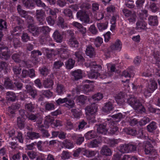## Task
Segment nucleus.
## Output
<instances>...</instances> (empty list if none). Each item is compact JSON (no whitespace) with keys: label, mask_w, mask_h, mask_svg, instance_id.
Masks as SVG:
<instances>
[{"label":"nucleus","mask_w":160,"mask_h":160,"mask_svg":"<svg viewBox=\"0 0 160 160\" xmlns=\"http://www.w3.org/2000/svg\"><path fill=\"white\" fill-rule=\"evenodd\" d=\"M13 23L18 24L17 26L11 31V35L8 37L7 38L8 46L2 45L0 47V58L3 60H7L10 57L11 54L13 52V49L10 48H14L16 49L20 47L21 43L19 39L15 38L13 36L16 34L14 33L17 32H20L22 30V21L19 17L13 15L11 17Z\"/></svg>","instance_id":"1"},{"label":"nucleus","mask_w":160,"mask_h":160,"mask_svg":"<svg viewBox=\"0 0 160 160\" xmlns=\"http://www.w3.org/2000/svg\"><path fill=\"white\" fill-rule=\"evenodd\" d=\"M85 64L86 67L90 68V70L88 72L87 74L89 78L96 79L99 77L101 79H103L107 78V75L100 74L102 67L101 65L97 64L95 61L86 62Z\"/></svg>","instance_id":"2"},{"label":"nucleus","mask_w":160,"mask_h":160,"mask_svg":"<svg viewBox=\"0 0 160 160\" xmlns=\"http://www.w3.org/2000/svg\"><path fill=\"white\" fill-rule=\"evenodd\" d=\"M127 102L134 109L139 110L141 113L145 112L146 109L139 99L132 97V95H130L129 98L127 99Z\"/></svg>","instance_id":"3"},{"label":"nucleus","mask_w":160,"mask_h":160,"mask_svg":"<svg viewBox=\"0 0 160 160\" xmlns=\"http://www.w3.org/2000/svg\"><path fill=\"white\" fill-rule=\"evenodd\" d=\"M29 29L32 32V35L34 36H37L40 34L41 37H46L47 34L50 32V29L48 26H42L38 27H37L29 26Z\"/></svg>","instance_id":"4"},{"label":"nucleus","mask_w":160,"mask_h":160,"mask_svg":"<svg viewBox=\"0 0 160 160\" xmlns=\"http://www.w3.org/2000/svg\"><path fill=\"white\" fill-rule=\"evenodd\" d=\"M94 103L95 102H93V104L87 106L86 108L87 112L88 113V118L89 120L90 123H94L96 122L95 118V115L98 110V107Z\"/></svg>","instance_id":"5"},{"label":"nucleus","mask_w":160,"mask_h":160,"mask_svg":"<svg viewBox=\"0 0 160 160\" xmlns=\"http://www.w3.org/2000/svg\"><path fill=\"white\" fill-rule=\"evenodd\" d=\"M93 82L88 80H84L82 82L83 85H79L81 91L86 93L92 91L94 87V85L92 83Z\"/></svg>","instance_id":"6"},{"label":"nucleus","mask_w":160,"mask_h":160,"mask_svg":"<svg viewBox=\"0 0 160 160\" xmlns=\"http://www.w3.org/2000/svg\"><path fill=\"white\" fill-rule=\"evenodd\" d=\"M76 15L77 18L83 22L82 24L84 26L91 23L89 17L85 11H79L77 12Z\"/></svg>","instance_id":"7"},{"label":"nucleus","mask_w":160,"mask_h":160,"mask_svg":"<svg viewBox=\"0 0 160 160\" xmlns=\"http://www.w3.org/2000/svg\"><path fill=\"white\" fill-rule=\"evenodd\" d=\"M20 113H22L25 118H28L33 122H35L38 119L37 116L31 112H28L26 111L22 110L19 111Z\"/></svg>","instance_id":"8"},{"label":"nucleus","mask_w":160,"mask_h":160,"mask_svg":"<svg viewBox=\"0 0 160 160\" xmlns=\"http://www.w3.org/2000/svg\"><path fill=\"white\" fill-rule=\"evenodd\" d=\"M40 42L42 45H46L49 46H53L54 43L52 38L48 37H41L40 39Z\"/></svg>","instance_id":"9"},{"label":"nucleus","mask_w":160,"mask_h":160,"mask_svg":"<svg viewBox=\"0 0 160 160\" xmlns=\"http://www.w3.org/2000/svg\"><path fill=\"white\" fill-rule=\"evenodd\" d=\"M125 16L130 22H133L135 21L136 19L135 15L132 13V12L127 9H124L123 11Z\"/></svg>","instance_id":"10"},{"label":"nucleus","mask_w":160,"mask_h":160,"mask_svg":"<svg viewBox=\"0 0 160 160\" xmlns=\"http://www.w3.org/2000/svg\"><path fill=\"white\" fill-rule=\"evenodd\" d=\"M86 55L90 58H93L95 57L96 52L95 48L91 45L87 46L85 50Z\"/></svg>","instance_id":"11"},{"label":"nucleus","mask_w":160,"mask_h":160,"mask_svg":"<svg viewBox=\"0 0 160 160\" xmlns=\"http://www.w3.org/2000/svg\"><path fill=\"white\" fill-rule=\"evenodd\" d=\"M122 43L120 40L118 39L114 44L110 46V48L112 51L119 52L122 49Z\"/></svg>","instance_id":"12"},{"label":"nucleus","mask_w":160,"mask_h":160,"mask_svg":"<svg viewBox=\"0 0 160 160\" xmlns=\"http://www.w3.org/2000/svg\"><path fill=\"white\" fill-rule=\"evenodd\" d=\"M71 38L69 39V44L71 47L77 48L79 43L77 39L74 37V33L72 32H70Z\"/></svg>","instance_id":"13"},{"label":"nucleus","mask_w":160,"mask_h":160,"mask_svg":"<svg viewBox=\"0 0 160 160\" xmlns=\"http://www.w3.org/2000/svg\"><path fill=\"white\" fill-rule=\"evenodd\" d=\"M133 67H129L127 69L124 70L122 73V76L125 78H131L134 75V70Z\"/></svg>","instance_id":"14"},{"label":"nucleus","mask_w":160,"mask_h":160,"mask_svg":"<svg viewBox=\"0 0 160 160\" xmlns=\"http://www.w3.org/2000/svg\"><path fill=\"white\" fill-rule=\"evenodd\" d=\"M7 29V22L6 21L2 18H0V41L3 36V32Z\"/></svg>","instance_id":"15"},{"label":"nucleus","mask_w":160,"mask_h":160,"mask_svg":"<svg viewBox=\"0 0 160 160\" xmlns=\"http://www.w3.org/2000/svg\"><path fill=\"white\" fill-rule=\"evenodd\" d=\"M20 113V116L17 118V125L20 129H23L24 127L25 118L22 113Z\"/></svg>","instance_id":"16"},{"label":"nucleus","mask_w":160,"mask_h":160,"mask_svg":"<svg viewBox=\"0 0 160 160\" xmlns=\"http://www.w3.org/2000/svg\"><path fill=\"white\" fill-rule=\"evenodd\" d=\"M39 137V134L34 132H28L25 138L26 142H27L29 140H33Z\"/></svg>","instance_id":"17"},{"label":"nucleus","mask_w":160,"mask_h":160,"mask_svg":"<svg viewBox=\"0 0 160 160\" xmlns=\"http://www.w3.org/2000/svg\"><path fill=\"white\" fill-rule=\"evenodd\" d=\"M28 71L26 70H23L22 72L21 76V78H20L21 81L25 83L29 84L30 83V81L29 78L26 79V78L28 77Z\"/></svg>","instance_id":"18"},{"label":"nucleus","mask_w":160,"mask_h":160,"mask_svg":"<svg viewBox=\"0 0 160 160\" xmlns=\"http://www.w3.org/2000/svg\"><path fill=\"white\" fill-rule=\"evenodd\" d=\"M58 54L61 58L65 59L68 58L69 52L67 49L61 48L58 51Z\"/></svg>","instance_id":"19"},{"label":"nucleus","mask_w":160,"mask_h":160,"mask_svg":"<svg viewBox=\"0 0 160 160\" xmlns=\"http://www.w3.org/2000/svg\"><path fill=\"white\" fill-rule=\"evenodd\" d=\"M52 36L56 42L60 43L62 42L63 38V35L58 31H55L53 33Z\"/></svg>","instance_id":"20"},{"label":"nucleus","mask_w":160,"mask_h":160,"mask_svg":"<svg viewBox=\"0 0 160 160\" xmlns=\"http://www.w3.org/2000/svg\"><path fill=\"white\" fill-rule=\"evenodd\" d=\"M113 104L110 102L105 103L102 109V111L105 113H109L113 110Z\"/></svg>","instance_id":"21"},{"label":"nucleus","mask_w":160,"mask_h":160,"mask_svg":"<svg viewBox=\"0 0 160 160\" xmlns=\"http://www.w3.org/2000/svg\"><path fill=\"white\" fill-rule=\"evenodd\" d=\"M119 132L118 128L114 122H112L110 126V133L112 135H118Z\"/></svg>","instance_id":"22"},{"label":"nucleus","mask_w":160,"mask_h":160,"mask_svg":"<svg viewBox=\"0 0 160 160\" xmlns=\"http://www.w3.org/2000/svg\"><path fill=\"white\" fill-rule=\"evenodd\" d=\"M45 12L42 10H38L36 11V17L37 19L40 22L42 23L44 19Z\"/></svg>","instance_id":"23"},{"label":"nucleus","mask_w":160,"mask_h":160,"mask_svg":"<svg viewBox=\"0 0 160 160\" xmlns=\"http://www.w3.org/2000/svg\"><path fill=\"white\" fill-rule=\"evenodd\" d=\"M136 29L138 30H143L146 28L147 24L144 20H138L136 24Z\"/></svg>","instance_id":"24"},{"label":"nucleus","mask_w":160,"mask_h":160,"mask_svg":"<svg viewBox=\"0 0 160 160\" xmlns=\"http://www.w3.org/2000/svg\"><path fill=\"white\" fill-rule=\"evenodd\" d=\"M82 72L80 69H77L72 72V75L76 80H78L82 78Z\"/></svg>","instance_id":"25"},{"label":"nucleus","mask_w":160,"mask_h":160,"mask_svg":"<svg viewBox=\"0 0 160 160\" xmlns=\"http://www.w3.org/2000/svg\"><path fill=\"white\" fill-rule=\"evenodd\" d=\"M106 127V124L105 123L100 124L97 128L98 132L102 134H106L107 131Z\"/></svg>","instance_id":"26"},{"label":"nucleus","mask_w":160,"mask_h":160,"mask_svg":"<svg viewBox=\"0 0 160 160\" xmlns=\"http://www.w3.org/2000/svg\"><path fill=\"white\" fill-rule=\"evenodd\" d=\"M138 14L141 19H146V18L148 16V11L145 9H141L138 10Z\"/></svg>","instance_id":"27"},{"label":"nucleus","mask_w":160,"mask_h":160,"mask_svg":"<svg viewBox=\"0 0 160 160\" xmlns=\"http://www.w3.org/2000/svg\"><path fill=\"white\" fill-rule=\"evenodd\" d=\"M148 23L151 26H157L158 24V17L157 16H151L148 18Z\"/></svg>","instance_id":"28"},{"label":"nucleus","mask_w":160,"mask_h":160,"mask_svg":"<svg viewBox=\"0 0 160 160\" xmlns=\"http://www.w3.org/2000/svg\"><path fill=\"white\" fill-rule=\"evenodd\" d=\"M154 72V70L149 67H147L145 68L142 73V76L145 77L151 76Z\"/></svg>","instance_id":"29"},{"label":"nucleus","mask_w":160,"mask_h":160,"mask_svg":"<svg viewBox=\"0 0 160 160\" xmlns=\"http://www.w3.org/2000/svg\"><path fill=\"white\" fill-rule=\"evenodd\" d=\"M22 3L27 8L32 9L34 7L35 3L30 0H22Z\"/></svg>","instance_id":"30"},{"label":"nucleus","mask_w":160,"mask_h":160,"mask_svg":"<svg viewBox=\"0 0 160 160\" xmlns=\"http://www.w3.org/2000/svg\"><path fill=\"white\" fill-rule=\"evenodd\" d=\"M26 18V21L27 22L28 24V31L31 33H32V30L29 29V26L31 25L32 26H33L34 27H37L34 24V19L30 15H28Z\"/></svg>","instance_id":"31"},{"label":"nucleus","mask_w":160,"mask_h":160,"mask_svg":"<svg viewBox=\"0 0 160 160\" xmlns=\"http://www.w3.org/2000/svg\"><path fill=\"white\" fill-rule=\"evenodd\" d=\"M101 153L102 155L106 156H109L112 154L111 150L107 146H104L102 148Z\"/></svg>","instance_id":"32"},{"label":"nucleus","mask_w":160,"mask_h":160,"mask_svg":"<svg viewBox=\"0 0 160 160\" xmlns=\"http://www.w3.org/2000/svg\"><path fill=\"white\" fill-rule=\"evenodd\" d=\"M108 22L105 21L97 24V27L100 31L106 29L108 27Z\"/></svg>","instance_id":"33"},{"label":"nucleus","mask_w":160,"mask_h":160,"mask_svg":"<svg viewBox=\"0 0 160 160\" xmlns=\"http://www.w3.org/2000/svg\"><path fill=\"white\" fill-rule=\"evenodd\" d=\"M144 151L145 154H149L152 156H155L157 155V152L155 150H153L152 147H148L146 146L144 149Z\"/></svg>","instance_id":"34"},{"label":"nucleus","mask_w":160,"mask_h":160,"mask_svg":"<svg viewBox=\"0 0 160 160\" xmlns=\"http://www.w3.org/2000/svg\"><path fill=\"white\" fill-rule=\"evenodd\" d=\"M53 84L52 80L48 78L44 80L43 84L45 88H52Z\"/></svg>","instance_id":"35"},{"label":"nucleus","mask_w":160,"mask_h":160,"mask_svg":"<svg viewBox=\"0 0 160 160\" xmlns=\"http://www.w3.org/2000/svg\"><path fill=\"white\" fill-rule=\"evenodd\" d=\"M75 61L72 58H69L65 62L66 68L68 69H71L74 66Z\"/></svg>","instance_id":"36"},{"label":"nucleus","mask_w":160,"mask_h":160,"mask_svg":"<svg viewBox=\"0 0 160 160\" xmlns=\"http://www.w3.org/2000/svg\"><path fill=\"white\" fill-rule=\"evenodd\" d=\"M45 118L44 124L46 125V127H48L50 125L51 126V123H52L54 121V118L50 115L46 116Z\"/></svg>","instance_id":"37"},{"label":"nucleus","mask_w":160,"mask_h":160,"mask_svg":"<svg viewBox=\"0 0 160 160\" xmlns=\"http://www.w3.org/2000/svg\"><path fill=\"white\" fill-rule=\"evenodd\" d=\"M121 155L118 153L114 154L113 156V160H128L130 157L128 155H124L122 159L121 158Z\"/></svg>","instance_id":"38"},{"label":"nucleus","mask_w":160,"mask_h":160,"mask_svg":"<svg viewBox=\"0 0 160 160\" xmlns=\"http://www.w3.org/2000/svg\"><path fill=\"white\" fill-rule=\"evenodd\" d=\"M96 136V133L93 130L89 131L84 135L86 139L87 140L94 138Z\"/></svg>","instance_id":"39"},{"label":"nucleus","mask_w":160,"mask_h":160,"mask_svg":"<svg viewBox=\"0 0 160 160\" xmlns=\"http://www.w3.org/2000/svg\"><path fill=\"white\" fill-rule=\"evenodd\" d=\"M44 49L45 50L46 55L47 58L50 60H52L53 59V58L55 56L53 50H50L47 48H44Z\"/></svg>","instance_id":"40"},{"label":"nucleus","mask_w":160,"mask_h":160,"mask_svg":"<svg viewBox=\"0 0 160 160\" xmlns=\"http://www.w3.org/2000/svg\"><path fill=\"white\" fill-rule=\"evenodd\" d=\"M118 150L122 153H129V150L128 149V144H121L118 147Z\"/></svg>","instance_id":"41"},{"label":"nucleus","mask_w":160,"mask_h":160,"mask_svg":"<svg viewBox=\"0 0 160 160\" xmlns=\"http://www.w3.org/2000/svg\"><path fill=\"white\" fill-rule=\"evenodd\" d=\"M24 137L23 134L21 131H18L15 137L14 138V139L15 141L18 140V141L21 143H23L24 140Z\"/></svg>","instance_id":"42"},{"label":"nucleus","mask_w":160,"mask_h":160,"mask_svg":"<svg viewBox=\"0 0 160 160\" xmlns=\"http://www.w3.org/2000/svg\"><path fill=\"white\" fill-rule=\"evenodd\" d=\"M87 97L84 95H81L78 96L76 99L77 102L79 104L84 105L85 104Z\"/></svg>","instance_id":"43"},{"label":"nucleus","mask_w":160,"mask_h":160,"mask_svg":"<svg viewBox=\"0 0 160 160\" xmlns=\"http://www.w3.org/2000/svg\"><path fill=\"white\" fill-rule=\"evenodd\" d=\"M98 155L99 154L97 150L92 151V150H88L85 149V153H84V155H86L87 157H91L95 156L97 154Z\"/></svg>","instance_id":"44"},{"label":"nucleus","mask_w":160,"mask_h":160,"mask_svg":"<svg viewBox=\"0 0 160 160\" xmlns=\"http://www.w3.org/2000/svg\"><path fill=\"white\" fill-rule=\"evenodd\" d=\"M7 98L10 101H14L16 100V96L14 92L8 91L7 92Z\"/></svg>","instance_id":"45"},{"label":"nucleus","mask_w":160,"mask_h":160,"mask_svg":"<svg viewBox=\"0 0 160 160\" xmlns=\"http://www.w3.org/2000/svg\"><path fill=\"white\" fill-rule=\"evenodd\" d=\"M12 58L15 62L16 63L20 62L22 60L21 53H14L12 55Z\"/></svg>","instance_id":"46"},{"label":"nucleus","mask_w":160,"mask_h":160,"mask_svg":"<svg viewBox=\"0 0 160 160\" xmlns=\"http://www.w3.org/2000/svg\"><path fill=\"white\" fill-rule=\"evenodd\" d=\"M55 102H48L45 104V108L47 110H52L55 109Z\"/></svg>","instance_id":"47"},{"label":"nucleus","mask_w":160,"mask_h":160,"mask_svg":"<svg viewBox=\"0 0 160 160\" xmlns=\"http://www.w3.org/2000/svg\"><path fill=\"white\" fill-rule=\"evenodd\" d=\"M103 97V94L100 92L94 95L92 97V99L93 101L95 102V103L101 100Z\"/></svg>","instance_id":"48"},{"label":"nucleus","mask_w":160,"mask_h":160,"mask_svg":"<svg viewBox=\"0 0 160 160\" xmlns=\"http://www.w3.org/2000/svg\"><path fill=\"white\" fill-rule=\"evenodd\" d=\"M85 151V148H78L73 153V155L74 157H77L79 156L80 153H82L84 154Z\"/></svg>","instance_id":"49"},{"label":"nucleus","mask_w":160,"mask_h":160,"mask_svg":"<svg viewBox=\"0 0 160 160\" xmlns=\"http://www.w3.org/2000/svg\"><path fill=\"white\" fill-rule=\"evenodd\" d=\"M65 90L64 86L61 84H58L56 88V92L59 95H61L64 93Z\"/></svg>","instance_id":"50"},{"label":"nucleus","mask_w":160,"mask_h":160,"mask_svg":"<svg viewBox=\"0 0 160 160\" xmlns=\"http://www.w3.org/2000/svg\"><path fill=\"white\" fill-rule=\"evenodd\" d=\"M124 132L127 134L132 136L135 135L137 134V131L134 128H125Z\"/></svg>","instance_id":"51"},{"label":"nucleus","mask_w":160,"mask_h":160,"mask_svg":"<svg viewBox=\"0 0 160 160\" xmlns=\"http://www.w3.org/2000/svg\"><path fill=\"white\" fill-rule=\"evenodd\" d=\"M147 130L148 132H152L157 128L156 123L155 122H152L147 126Z\"/></svg>","instance_id":"52"},{"label":"nucleus","mask_w":160,"mask_h":160,"mask_svg":"<svg viewBox=\"0 0 160 160\" xmlns=\"http://www.w3.org/2000/svg\"><path fill=\"white\" fill-rule=\"evenodd\" d=\"M67 101H68V98L66 97L63 98H59L55 100V104L56 106H58L61 104L66 103Z\"/></svg>","instance_id":"53"},{"label":"nucleus","mask_w":160,"mask_h":160,"mask_svg":"<svg viewBox=\"0 0 160 160\" xmlns=\"http://www.w3.org/2000/svg\"><path fill=\"white\" fill-rule=\"evenodd\" d=\"M94 42L96 47H99L103 43V39L100 37H97L95 39Z\"/></svg>","instance_id":"54"},{"label":"nucleus","mask_w":160,"mask_h":160,"mask_svg":"<svg viewBox=\"0 0 160 160\" xmlns=\"http://www.w3.org/2000/svg\"><path fill=\"white\" fill-rule=\"evenodd\" d=\"M81 90L79 85H77L75 88H73L71 91L72 96L73 97H76L78 94H80Z\"/></svg>","instance_id":"55"},{"label":"nucleus","mask_w":160,"mask_h":160,"mask_svg":"<svg viewBox=\"0 0 160 160\" xmlns=\"http://www.w3.org/2000/svg\"><path fill=\"white\" fill-rule=\"evenodd\" d=\"M147 88L152 92L158 88L157 83L155 81H152Z\"/></svg>","instance_id":"56"},{"label":"nucleus","mask_w":160,"mask_h":160,"mask_svg":"<svg viewBox=\"0 0 160 160\" xmlns=\"http://www.w3.org/2000/svg\"><path fill=\"white\" fill-rule=\"evenodd\" d=\"M41 93L44 95L45 97L50 98H51L53 95V92H51L50 90H43L41 92Z\"/></svg>","instance_id":"57"},{"label":"nucleus","mask_w":160,"mask_h":160,"mask_svg":"<svg viewBox=\"0 0 160 160\" xmlns=\"http://www.w3.org/2000/svg\"><path fill=\"white\" fill-rule=\"evenodd\" d=\"M57 25L59 27L62 28H64L66 27L67 28V26L64 25V19L61 17H58Z\"/></svg>","instance_id":"58"},{"label":"nucleus","mask_w":160,"mask_h":160,"mask_svg":"<svg viewBox=\"0 0 160 160\" xmlns=\"http://www.w3.org/2000/svg\"><path fill=\"white\" fill-rule=\"evenodd\" d=\"M19 77H18V79L16 78L15 82H13V84L17 88L18 90H21L22 88L23 85L21 83L20 81L19 78Z\"/></svg>","instance_id":"59"},{"label":"nucleus","mask_w":160,"mask_h":160,"mask_svg":"<svg viewBox=\"0 0 160 160\" xmlns=\"http://www.w3.org/2000/svg\"><path fill=\"white\" fill-rule=\"evenodd\" d=\"M120 141L118 139H111L109 141V145L112 147H115L119 142Z\"/></svg>","instance_id":"60"},{"label":"nucleus","mask_w":160,"mask_h":160,"mask_svg":"<svg viewBox=\"0 0 160 160\" xmlns=\"http://www.w3.org/2000/svg\"><path fill=\"white\" fill-rule=\"evenodd\" d=\"M100 143V141L96 139H94L89 144L90 148H94L98 147V144Z\"/></svg>","instance_id":"61"},{"label":"nucleus","mask_w":160,"mask_h":160,"mask_svg":"<svg viewBox=\"0 0 160 160\" xmlns=\"http://www.w3.org/2000/svg\"><path fill=\"white\" fill-rule=\"evenodd\" d=\"M71 112L74 118H78L80 115V110L78 109H72L71 110Z\"/></svg>","instance_id":"62"},{"label":"nucleus","mask_w":160,"mask_h":160,"mask_svg":"<svg viewBox=\"0 0 160 160\" xmlns=\"http://www.w3.org/2000/svg\"><path fill=\"white\" fill-rule=\"evenodd\" d=\"M150 119L147 117H144L139 122V125L140 126L145 125L150 122Z\"/></svg>","instance_id":"63"},{"label":"nucleus","mask_w":160,"mask_h":160,"mask_svg":"<svg viewBox=\"0 0 160 160\" xmlns=\"http://www.w3.org/2000/svg\"><path fill=\"white\" fill-rule=\"evenodd\" d=\"M25 108L27 111L30 112H33L34 108V105L31 102L29 103H27L25 105Z\"/></svg>","instance_id":"64"}]
</instances>
